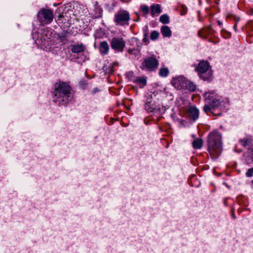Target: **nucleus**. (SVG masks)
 I'll return each mask as SVG.
<instances>
[{"instance_id":"1","label":"nucleus","mask_w":253,"mask_h":253,"mask_svg":"<svg viewBox=\"0 0 253 253\" xmlns=\"http://www.w3.org/2000/svg\"><path fill=\"white\" fill-rule=\"evenodd\" d=\"M208 151L212 159L217 158L222 151L221 135L217 131H213L208 136Z\"/></svg>"},{"instance_id":"2","label":"nucleus","mask_w":253,"mask_h":253,"mask_svg":"<svg viewBox=\"0 0 253 253\" xmlns=\"http://www.w3.org/2000/svg\"><path fill=\"white\" fill-rule=\"evenodd\" d=\"M53 95L55 101L59 103L62 102L67 103L72 98L70 85L67 83L62 82L55 84Z\"/></svg>"},{"instance_id":"3","label":"nucleus","mask_w":253,"mask_h":253,"mask_svg":"<svg viewBox=\"0 0 253 253\" xmlns=\"http://www.w3.org/2000/svg\"><path fill=\"white\" fill-rule=\"evenodd\" d=\"M198 75L204 80H209L212 76V72L209 63L207 61L200 62L197 68Z\"/></svg>"},{"instance_id":"4","label":"nucleus","mask_w":253,"mask_h":253,"mask_svg":"<svg viewBox=\"0 0 253 253\" xmlns=\"http://www.w3.org/2000/svg\"><path fill=\"white\" fill-rule=\"evenodd\" d=\"M129 20V13L126 10H119L114 15V21L116 25L128 26Z\"/></svg>"},{"instance_id":"5","label":"nucleus","mask_w":253,"mask_h":253,"mask_svg":"<svg viewBox=\"0 0 253 253\" xmlns=\"http://www.w3.org/2000/svg\"><path fill=\"white\" fill-rule=\"evenodd\" d=\"M38 18L42 24H48L52 21L53 14L49 9H42L38 14Z\"/></svg>"},{"instance_id":"6","label":"nucleus","mask_w":253,"mask_h":253,"mask_svg":"<svg viewBox=\"0 0 253 253\" xmlns=\"http://www.w3.org/2000/svg\"><path fill=\"white\" fill-rule=\"evenodd\" d=\"M158 61L154 57H150L144 59L141 66L142 70L154 71L158 66Z\"/></svg>"},{"instance_id":"7","label":"nucleus","mask_w":253,"mask_h":253,"mask_svg":"<svg viewBox=\"0 0 253 253\" xmlns=\"http://www.w3.org/2000/svg\"><path fill=\"white\" fill-rule=\"evenodd\" d=\"M126 45L125 40L122 38H114L111 42V48L117 52H122Z\"/></svg>"},{"instance_id":"8","label":"nucleus","mask_w":253,"mask_h":253,"mask_svg":"<svg viewBox=\"0 0 253 253\" xmlns=\"http://www.w3.org/2000/svg\"><path fill=\"white\" fill-rule=\"evenodd\" d=\"M172 85L177 89H185L186 79L182 76L173 78L171 81Z\"/></svg>"},{"instance_id":"9","label":"nucleus","mask_w":253,"mask_h":253,"mask_svg":"<svg viewBox=\"0 0 253 253\" xmlns=\"http://www.w3.org/2000/svg\"><path fill=\"white\" fill-rule=\"evenodd\" d=\"M204 97L211 105L217 106L219 104L218 96L213 91L206 92L204 93Z\"/></svg>"},{"instance_id":"10","label":"nucleus","mask_w":253,"mask_h":253,"mask_svg":"<svg viewBox=\"0 0 253 253\" xmlns=\"http://www.w3.org/2000/svg\"><path fill=\"white\" fill-rule=\"evenodd\" d=\"M136 48L129 47L127 52L131 56L132 58L138 59L140 57L141 43L136 39Z\"/></svg>"},{"instance_id":"11","label":"nucleus","mask_w":253,"mask_h":253,"mask_svg":"<svg viewBox=\"0 0 253 253\" xmlns=\"http://www.w3.org/2000/svg\"><path fill=\"white\" fill-rule=\"evenodd\" d=\"M187 116L189 119L195 121L199 118V111L194 106H189L187 109Z\"/></svg>"},{"instance_id":"12","label":"nucleus","mask_w":253,"mask_h":253,"mask_svg":"<svg viewBox=\"0 0 253 253\" xmlns=\"http://www.w3.org/2000/svg\"><path fill=\"white\" fill-rule=\"evenodd\" d=\"M212 28L211 26H209L199 31L198 35L199 37L205 39L208 35L212 34Z\"/></svg>"},{"instance_id":"13","label":"nucleus","mask_w":253,"mask_h":253,"mask_svg":"<svg viewBox=\"0 0 253 253\" xmlns=\"http://www.w3.org/2000/svg\"><path fill=\"white\" fill-rule=\"evenodd\" d=\"M239 142L245 147L253 146V138L250 136H246V137L240 139Z\"/></svg>"},{"instance_id":"14","label":"nucleus","mask_w":253,"mask_h":253,"mask_svg":"<svg viewBox=\"0 0 253 253\" xmlns=\"http://www.w3.org/2000/svg\"><path fill=\"white\" fill-rule=\"evenodd\" d=\"M149 98H147V103L145 104V107L148 112H152L155 110H158L160 107L157 106L154 104L152 100H149Z\"/></svg>"},{"instance_id":"15","label":"nucleus","mask_w":253,"mask_h":253,"mask_svg":"<svg viewBox=\"0 0 253 253\" xmlns=\"http://www.w3.org/2000/svg\"><path fill=\"white\" fill-rule=\"evenodd\" d=\"M151 14L153 17L159 15L161 12V6L159 4H153L150 7Z\"/></svg>"},{"instance_id":"16","label":"nucleus","mask_w":253,"mask_h":253,"mask_svg":"<svg viewBox=\"0 0 253 253\" xmlns=\"http://www.w3.org/2000/svg\"><path fill=\"white\" fill-rule=\"evenodd\" d=\"M131 80L141 88L144 87L147 83V80L145 77H136L132 79Z\"/></svg>"},{"instance_id":"17","label":"nucleus","mask_w":253,"mask_h":253,"mask_svg":"<svg viewBox=\"0 0 253 253\" xmlns=\"http://www.w3.org/2000/svg\"><path fill=\"white\" fill-rule=\"evenodd\" d=\"M109 46L106 41L102 42L100 43L99 51L102 55H106L108 53Z\"/></svg>"},{"instance_id":"18","label":"nucleus","mask_w":253,"mask_h":253,"mask_svg":"<svg viewBox=\"0 0 253 253\" xmlns=\"http://www.w3.org/2000/svg\"><path fill=\"white\" fill-rule=\"evenodd\" d=\"M85 47L82 44H77L71 45V51L73 53H79L84 50Z\"/></svg>"},{"instance_id":"19","label":"nucleus","mask_w":253,"mask_h":253,"mask_svg":"<svg viewBox=\"0 0 253 253\" xmlns=\"http://www.w3.org/2000/svg\"><path fill=\"white\" fill-rule=\"evenodd\" d=\"M161 32L164 37H170L171 36V31L167 26H163L161 29Z\"/></svg>"},{"instance_id":"20","label":"nucleus","mask_w":253,"mask_h":253,"mask_svg":"<svg viewBox=\"0 0 253 253\" xmlns=\"http://www.w3.org/2000/svg\"><path fill=\"white\" fill-rule=\"evenodd\" d=\"M196 85L193 82L186 80V86L185 89H187L190 91H194L196 90Z\"/></svg>"},{"instance_id":"21","label":"nucleus","mask_w":253,"mask_h":253,"mask_svg":"<svg viewBox=\"0 0 253 253\" xmlns=\"http://www.w3.org/2000/svg\"><path fill=\"white\" fill-rule=\"evenodd\" d=\"M245 159L248 163L253 161V149H249L248 152L245 155Z\"/></svg>"},{"instance_id":"22","label":"nucleus","mask_w":253,"mask_h":253,"mask_svg":"<svg viewBox=\"0 0 253 253\" xmlns=\"http://www.w3.org/2000/svg\"><path fill=\"white\" fill-rule=\"evenodd\" d=\"M192 145L194 149H200L203 145V141L201 139L197 138L193 141Z\"/></svg>"},{"instance_id":"23","label":"nucleus","mask_w":253,"mask_h":253,"mask_svg":"<svg viewBox=\"0 0 253 253\" xmlns=\"http://www.w3.org/2000/svg\"><path fill=\"white\" fill-rule=\"evenodd\" d=\"M95 13L93 15L94 18H99L102 17V10L99 7L95 8Z\"/></svg>"},{"instance_id":"24","label":"nucleus","mask_w":253,"mask_h":253,"mask_svg":"<svg viewBox=\"0 0 253 253\" xmlns=\"http://www.w3.org/2000/svg\"><path fill=\"white\" fill-rule=\"evenodd\" d=\"M169 73V71L168 68H162L160 69L159 75L163 77H167Z\"/></svg>"},{"instance_id":"25","label":"nucleus","mask_w":253,"mask_h":253,"mask_svg":"<svg viewBox=\"0 0 253 253\" xmlns=\"http://www.w3.org/2000/svg\"><path fill=\"white\" fill-rule=\"evenodd\" d=\"M140 9L141 12L143 13V15L144 16H146V15L148 14L149 11L148 6L145 4L141 5L140 6Z\"/></svg>"},{"instance_id":"26","label":"nucleus","mask_w":253,"mask_h":253,"mask_svg":"<svg viewBox=\"0 0 253 253\" xmlns=\"http://www.w3.org/2000/svg\"><path fill=\"white\" fill-rule=\"evenodd\" d=\"M160 21L163 24H167L169 22V17L167 14H163L160 17Z\"/></svg>"},{"instance_id":"27","label":"nucleus","mask_w":253,"mask_h":253,"mask_svg":"<svg viewBox=\"0 0 253 253\" xmlns=\"http://www.w3.org/2000/svg\"><path fill=\"white\" fill-rule=\"evenodd\" d=\"M159 36V33L157 31H153L150 34V38L152 41L157 40Z\"/></svg>"},{"instance_id":"28","label":"nucleus","mask_w":253,"mask_h":253,"mask_svg":"<svg viewBox=\"0 0 253 253\" xmlns=\"http://www.w3.org/2000/svg\"><path fill=\"white\" fill-rule=\"evenodd\" d=\"M187 12V8L184 5H181L180 7V13L181 15H185Z\"/></svg>"},{"instance_id":"29","label":"nucleus","mask_w":253,"mask_h":253,"mask_svg":"<svg viewBox=\"0 0 253 253\" xmlns=\"http://www.w3.org/2000/svg\"><path fill=\"white\" fill-rule=\"evenodd\" d=\"M204 110L206 113H208L209 112H211V108L209 105H205L204 107Z\"/></svg>"},{"instance_id":"30","label":"nucleus","mask_w":253,"mask_h":253,"mask_svg":"<svg viewBox=\"0 0 253 253\" xmlns=\"http://www.w3.org/2000/svg\"><path fill=\"white\" fill-rule=\"evenodd\" d=\"M143 41L147 43L148 42V33L147 32L144 33Z\"/></svg>"},{"instance_id":"31","label":"nucleus","mask_w":253,"mask_h":253,"mask_svg":"<svg viewBox=\"0 0 253 253\" xmlns=\"http://www.w3.org/2000/svg\"><path fill=\"white\" fill-rule=\"evenodd\" d=\"M246 174H253V168L248 169Z\"/></svg>"},{"instance_id":"32","label":"nucleus","mask_w":253,"mask_h":253,"mask_svg":"<svg viewBox=\"0 0 253 253\" xmlns=\"http://www.w3.org/2000/svg\"><path fill=\"white\" fill-rule=\"evenodd\" d=\"M237 23L235 24V25L234 26V29L235 31H237Z\"/></svg>"},{"instance_id":"33","label":"nucleus","mask_w":253,"mask_h":253,"mask_svg":"<svg viewBox=\"0 0 253 253\" xmlns=\"http://www.w3.org/2000/svg\"><path fill=\"white\" fill-rule=\"evenodd\" d=\"M62 16H62V15H59V17H62Z\"/></svg>"},{"instance_id":"34","label":"nucleus","mask_w":253,"mask_h":253,"mask_svg":"<svg viewBox=\"0 0 253 253\" xmlns=\"http://www.w3.org/2000/svg\"><path fill=\"white\" fill-rule=\"evenodd\" d=\"M238 172H241L242 171H240V170H239V171H238Z\"/></svg>"}]
</instances>
